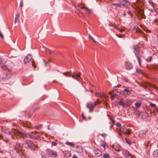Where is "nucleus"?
<instances>
[{
  "instance_id": "1",
  "label": "nucleus",
  "mask_w": 158,
  "mask_h": 158,
  "mask_svg": "<svg viewBox=\"0 0 158 158\" xmlns=\"http://www.w3.org/2000/svg\"><path fill=\"white\" fill-rule=\"evenodd\" d=\"M133 48L134 49L136 57L139 62V64L140 66H141V59L142 56V55L140 54L139 52V47L137 45H134Z\"/></svg>"
},
{
  "instance_id": "2",
  "label": "nucleus",
  "mask_w": 158,
  "mask_h": 158,
  "mask_svg": "<svg viewBox=\"0 0 158 158\" xmlns=\"http://www.w3.org/2000/svg\"><path fill=\"white\" fill-rule=\"evenodd\" d=\"M81 73L79 72L78 73L76 72H73V74H72L71 71L63 73V75H66V76L72 77L78 81H80V74Z\"/></svg>"
},
{
  "instance_id": "3",
  "label": "nucleus",
  "mask_w": 158,
  "mask_h": 158,
  "mask_svg": "<svg viewBox=\"0 0 158 158\" xmlns=\"http://www.w3.org/2000/svg\"><path fill=\"white\" fill-rule=\"evenodd\" d=\"M118 2L121 8H127L130 5V2L127 0H118Z\"/></svg>"
},
{
  "instance_id": "4",
  "label": "nucleus",
  "mask_w": 158,
  "mask_h": 158,
  "mask_svg": "<svg viewBox=\"0 0 158 158\" xmlns=\"http://www.w3.org/2000/svg\"><path fill=\"white\" fill-rule=\"evenodd\" d=\"M14 133L15 134H17L23 138L27 137L29 138V136L28 135H29V133H26L24 132H21L18 130H14Z\"/></svg>"
},
{
  "instance_id": "5",
  "label": "nucleus",
  "mask_w": 158,
  "mask_h": 158,
  "mask_svg": "<svg viewBox=\"0 0 158 158\" xmlns=\"http://www.w3.org/2000/svg\"><path fill=\"white\" fill-rule=\"evenodd\" d=\"M120 130L121 132L124 135H129L131 133V130L129 129H127L126 126L125 125L122 126Z\"/></svg>"
},
{
  "instance_id": "6",
  "label": "nucleus",
  "mask_w": 158,
  "mask_h": 158,
  "mask_svg": "<svg viewBox=\"0 0 158 158\" xmlns=\"http://www.w3.org/2000/svg\"><path fill=\"white\" fill-rule=\"evenodd\" d=\"M97 106L96 102H94V103L92 102L88 103L86 105V107L87 108L89 109V112H92Z\"/></svg>"
},
{
  "instance_id": "7",
  "label": "nucleus",
  "mask_w": 158,
  "mask_h": 158,
  "mask_svg": "<svg viewBox=\"0 0 158 158\" xmlns=\"http://www.w3.org/2000/svg\"><path fill=\"white\" fill-rule=\"evenodd\" d=\"M13 65L14 64L12 62H10V64L9 66L3 65L2 66V68L3 69L10 72L11 71Z\"/></svg>"
},
{
  "instance_id": "8",
  "label": "nucleus",
  "mask_w": 158,
  "mask_h": 158,
  "mask_svg": "<svg viewBox=\"0 0 158 158\" xmlns=\"http://www.w3.org/2000/svg\"><path fill=\"white\" fill-rule=\"evenodd\" d=\"M17 154L14 156L15 158H27L25 154L22 151L16 152Z\"/></svg>"
},
{
  "instance_id": "9",
  "label": "nucleus",
  "mask_w": 158,
  "mask_h": 158,
  "mask_svg": "<svg viewBox=\"0 0 158 158\" xmlns=\"http://www.w3.org/2000/svg\"><path fill=\"white\" fill-rule=\"evenodd\" d=\"M37 133H38L37 131H33L30 133H29V135H28L29 136V138L33 139H36L38 137V136L36 135V134Z\"/></svg>"
},
{
  "instance_id": "10",
  "label": "nucleus",
  "mask_w": 158,
  "mask_h": 158,
  "mask_svg": "<svg viewBox=\"0 0 158 158\" xmlns=\"http://www.w3.org/2000/svg\"><path fill=\"white\" fill-rule=\"evenodd\" d=\"M23 145L22 144L20 143H16V145L15 146V150L16 152L22 151L21 148L23 147Z\"/></svg>"
},
{
  "instance_id": "11",
  "label": "nucleus",
  "mask_w": 158,
  "mask_h": 158,
  "mask_svg": "<svg viewBox=\"0 0 158 158\" xmlns=\"http://www.w3.org/2000/svg\"><path fill=\"white\" fill-rule=\"evenodd\" d=\"M25 143L29 148L31 149H33L35 146L33 142L31 140H27Z\"/></svg>"
},
{
  "instance_id": "12",
  "label": "nucleus",
  "mask_w": 158,
  "mask_h": 158,
  "mask_svg": "<svg viewBox=\"0 0 158 158\" xmlns=\"http://www.w3.org/2000/svg\"><path fill=\"white\" fill-rule=\"evenodd\" d=\"M112 148L115 151H119L122 149L121 146L118 144L114 143L112 146Z\"/></svg>"
},
{
  "instance_id": "13",
  "label": "nucleus",
  "mask_w": 158,
  "mask_h": 158,
  "mask_svg": "<svg viewBox=\"0 0 158 158\" xmlns=\"http://www.w3.org/2000/svg\"><path fill=\"white\" fill-rule=\"evenodd\" d=\"M32 59V56L30 54H28L25 58L24 60V63L26 64L27 62L31 61Z\"/></svg>"
},
{
  "instance_id": "14",
  "label": "nucleus",
  "mask_w": 158,
  "mask_h": 158,
  "mask_svg": "<svg viewBox=\"0 0 158 158\" xmlns=\"http://www.w3.org/2000/svg\"><path fill=\"white\" fill-rule=\"evenodd\" d=\"M147 86L151 87L152 88H153L155 89L156 91H158V88H157L156 85H154L152 84L149 83H147L146 84V86L144 85L143 86V87L145 89L146 88V87H147Z\"/></svg>"
},
{
  "instance_id": "15",
  "label": "nucleus",
  "mask_w": 158,
  "mask_h": 158,
  "mask_svg": "<svg viewBox=\"0 0 158 158\" xmlns=\"http://www.w3.org/2000/svg\"><path fill=\"white\" fill-rule=\"evenodd\" d=\"M8 79L7 75L5 73L1 74L0 75V81L3 82L5 81Z\"/></svg>"
},
{
  "instance_id": "16",
  "label": "nucleus",
  "mask_w": 158,
  "mask_h": 158,
  "mask_svg": "<svg viewBox=\"0 0 158 158\" xmlns=\"http://www.w3.org/2000/svg\"><path fill=\"white\" fill-rule=\"evenodd\" d=\"M43 48H45V51L46 52L49 53L50 55L55 56L56 54L55 51H51L49 48H45L43 45Z\"/></svg>"
},
{
  "instance_id": "17",
  "label": "nucleus",
  "mask_w": 158,
  "mask_h": 158,
  "mask_svg": "<svg viewBox=\"0 0 158 158\" xmlns=\"http://www.w3.org/2000/svg\"><path fill=\"white\" fill-rule=\"evenodd\" d=\"M118 103L123 107H126V102L123 101V98H121L120 100L118 102Z\"/></svg>"
},
{
  "instance_id": "18",
  "label": "nucleus",
  "mask_w": 158,
  "mask_h": 158,
  "mask_svg": "<svg viewBox=\"0 0 158 158\" xmlns=\"http://www.w3.org/2000/svg\"><path fill=\"white\" fill-rule=\"evenodd\" d=\"M94 152L95 154L97 157H100L102 155V152L98 149L95 150L94 151Z\"/></svg>"
},
{
  "instance_id": "19",
  "label": "nucleus",
  "mask_w": 158,
  "mask_h": 158,
  "mask_svg": "<svg viewBox=\"0 0 158 158\" xmlns=\"http://www.w3.org/2000/svg\"><path fill=\"white\" fill-rule=\"evenodd\" d=\"M71 156V153L69 151H67L65 152L64 153V158H67L70 156Z\"/></svg>"
},
{
  "instance_id": "20",
  "label": "nucleus",
  "mask_w": 158,
  "mask_h": 158,
  "mask_svg": "<svg viewBox=\"0 0 158 158\" xmlns=\"http://www.w3.org/2000/svg\"><path fill=\"white\" fill-rule=\"evenodd\" d=\"M49 155L51 157H55L57 155V153L55 151H51L49 152Z\"/></svg>"
},
{
  "instance_id": "21",
  "label": "nucleus",
  "mask_w": 158,
  "mask_h": 158,
  "mask_svg": "<svg viewBox=\"0 0 158 158\" xmlns=\"http://www.w3.org/2000/svg\"><path fill=\"white\" fill-rule=\"evenodd\" d=\"M19 18L20 15L19 14H17L15 20V23L20 22Z\"/></svg>"
},
{
  "instance_id": "22",
  "label": "nucleus",
  "mask_w": 158,
  "mask_h": 158,
  "mask_svg": "<svg viewBox=\"0 0 158 158\" xmlns=\"http://www.w3.org/2000/svg\"><path fill=\"white\" fill-rule=\"evenodd\" d=\"M123 154L126 157H129L131 156V154L128 151H124L123 153Z\"/></svg>"
},
{
  "instance_id": "23",
  "label": "nucleus",
  "mask_w": 158,
  "mask_h": 158,
  "mask_svg": "<svg viewBox=\"0 0 158 158\" xmlns=\"http://www.w3.org/2000/svg\"><path fill=\"white\" fill-rule=\"evenodd\" d=\"M125 102L126 107L131 106L132 102L131 100H127Z\"/></svg>"
},
{
  "instance_id": "24",
  "label": "nucleus",
  "mask_w": 158,
  "mask_h": 158,
  "mask_svg": "<svg viewBox=\"0 0 158 158\" xmlns=\"http://www.w3.org/2000/svg\"><path fill=\"white\" fill-rule=\"evenodd\" d=\"M76 151L77 152L81 153L82 152V148L81 146H76Z\"/></svg>"
},
{
  "instance_id": "25",
  "label": "nucleus",
  "mask_w": 158,
  "mask_h": 158,
  "mask_svg": "<svg viewBox=\"0 0 158 158\" xmlns=\"http://www.w3.org/2000/svg\"><path fill=\"white\" fill-rule=\"evenodd\" d=\"M95 95L96 96L100 97L102 98L103 97H106V96L105 95L103 94H101L99 93H96L95 94Z\"/></svg>"
},
{
  "instance_id": "26",
  "label": "nucleus",
  "mask_w": 158,
  "mask_h": 158,
  "mask_svg": "<svg viewBox=\"0 0 158 158\" xmlns=\"http://www.w3.org/2000/svg\"><path fill=\"white\" fill-rule=\"evenodd\" d=\"M81 8L84 9H85V10L88 13H90L91 12V10L90 9H89L88 7H86L85 6H82L81 7Z\"/></svg>"
},
{
  "instance_id": "27",
  "label": "nucleus",
  "mask_w": 158,
  "mask_h": 158,
  "mask_svg": "<svg viewBox=\"0 0 158 158\" xmlns=\"http://www.w3.org/2000/svg\"><path fill=\"white\" fill-rule=\"evenodd\" d=\"M148 116V114L146 113H143L141 115V117L143 119H146Z\"/></svg>"
},
{
  "instance_id": "28",
  "label": "nucleus",
  "mask_w": 158,
  "mask_h": 158,
  "mask_svg": "<svg viewBox=\"0 0 158 158\" xmlns=\"http://www.w3.org/2000/svg\"><path fill=\"white\" fill-rule=\"evenodd\" d=\"M65 144L69 146H71V147H74L75 145L74 143L69 142H66L65 143Z\"/></svg>"
},
{
  "instance_id": "29",
  "label": "nucleus",
  "mask_w": 158,
  "mask_h": 158,
  "mask_svg": "<svg viewBox=\"0 0 158 158\" xmlns=\"http://www.w3.org/2000/svg\"><path fill=\"white\" fill-rule=\"evenodd\" d=\"M133 65L132 64H129L126 66V68L127 69L130 70L132 69Z\"/></svg>"
},
{
  "instance_id": "30",
  "label": "nucleus",
  "mask_w": 158,
  "mask_h": 158,
  "mask_svg": "<svg viewBox=\"0 0 158 158\" xmlns=\"http://www.w3.org/2000/svg\"><path fill=\"white\" fill-rule=\"evenodd\" d=\"M124 91L126 93H128L129 94H131L132 91L131 89L130 90L127 88L125 89L124 90Z\"/></svg>"
},
{
  "instance_id": "31",
  "label": "nucleus",
  "mask_w": 158,
  "mask_h": 158,
  "mask_svg": "<svg viewBox=\"0 0 158 158\" xmlns=\"http://www.w3.org/2000/svg\"><path fill=\"white\" fill-rule=\"evenodd\" d=\"M42 127V125L40 124L39 125L35 126V128L37 130H39Z\"/></svg>"
},
{
  "instance_id": "32",
  "label": "nucleus",
  "mask_w": 158,
  "mask_h": 158,
  "mask_svg": "<svg viewBox=\"0 0 158 158\" xmlns=\"http://www.w3.org/2000/svg\"><path fill=\"white\" fill-rule=\"evenodd\" d=\"M125 139L127 143L129 145H131V144L132 143L130 139H128L126 138H125Z\"/></svg>"
},
{
  "instance_id": "33",
  "label": "nucleus",
  "mask_w": 158,
  "mask_h": 158,
  "mask_svg": "<svg viewBox=\"0 0 158 158\" xmlns=\"http://www.w3.org/2000/svg\"><path fill=\"white\" fill-rule=\"evenodd\" d=\"M136 71L137 73L139 74H142L143 73L142 71L139 69H137Z\"/></svg>"
},
{
  "instance_id": "34",
  "label": "nucleus",
  "mask_w": 158,
  "mask_h": 158,
  "mask_svg": "<svg viewBox=\"0 0 158 158\" xmlns=\"http://www.w3.org/2000/svg\"><path fill=\"white\" fill-rule=\"evenodd\" d=\"M103 157L104 158H109V155L107 153H105L103 155Z\"/></svg>"
},
{
  "instance_id": "35",
  "label": "nucleus",
  "mask_w": 158,
  "mask_h": 158,
  "mask_svg": "<svg viewBox=\"0 0 158 158\" xmlns=\"http://www.w3.org/2000/svg\"><path fill=\"white\" fill-rule=\"evenodd\" d=\"M152 60V57L149 56L146 59V60L147 62H150Z\"/></svg>"
},
{
  "instance_id": "36",
  "label": "nucleus",
  "mask_w": 158,
  "mask_h": 158,
  "mask_svg": "<svg viewBox=\"0 0 158 158\" xmlns=\"http://www.w3.org/2000/svg\"><path fill=\"white\" fill-rule=\"evenodd\" d=\"M135 105L136 107L139 108L141 106V103L140 102H137L135 103Z\"/></svg>"
},
{
  "instance_id": "37",
  "label": "nucleus",
  "mask_w": 158,
  "mask_h": 158,
  "mask_svg": "<svg viewBox=\"0 0 158 158\" xmlns=\"http://www.w3.org/2000/svg\"><path fill=\"white\" fill-rule=\"evenodd\" d=\"M148 2L152 6H154L155 5L154 3L153 2L152 0H149Z\"/></svg>"
},
{
  "instance_id": "38",
  "label": "nucleus",
  "mask_w": 158,
  "mask_h": 158,
  "mask_svg": "<svg viewBox=\"0 0 158 158\" xmlns=\"http://www.w3.org/2000/svg\"><path fill=\"white\" fill-rule=\"evenodd\" d=\"M6 132L7 134H9L10 135H11V136H12V138H13V135H12V133L11 131H6Z\"/></svg>"
},
{
  "instance_id": "39",
  "label": "nucleus",
  "mask_w": 158,
  "mask_h": 158,
  "mask_svg": "<svg viewBox=\"0 0 158 158\" xmlns=\"http://www.w3.org/2000/svg\"><path fill=\"white\" fill-rule=\"evenodd\" d=\"M153 112L156 115L158 114V109H156V108L153 110Z\"/></svg>"
},
{
  "instance_id": "40",
  "label": "nucleus",
  "mask_w": 158,
  "mask_h": 158,
  "mask_svg": "<svg viewBox=\"0 0 158 158\" xmlns=\"http://www.w3.org/2000/svg\"><path fill=\"white\" fill-rule=\"evenodd\" d=\"M112 5L116 6V7H120V3H112Z\"/></svg>"
},
{
  "instance_id": "41",
  "label": "nucleus",
  "mask_w": 158,
  "mask_h": 158,
  "mask_svg": "<svg viewBox=\"0 0 158 158\" xmlns=\"http://www.w3.org/2000/svg\"><path fill=\"white\" fill-rule=\"evenodd\" d=\"M117 95L116 94H114L112 96H110L111 99V100H113L114 98L117 96Z\"/></svg>"
},
{
  "instance_id": "42",
  "label": "nucleus",
  "mask_w": 158,
  "mask_h": 158,
  "mask_svg": "<svg viewBox=\"0 0 158 158\" xmlns=\"http://www.w3.org/2000/svg\"><path fill=\"white\" fill-rule=\"evenodd\" d=\"M150 105L152 107H154V108H156V105L155 104L152 103H150Z\"/></svg>"
},
{
  "instance_id": "43",
  "label": "nucleus",
  "mask_w": 158,
  "mask_h": 158,
  "mask_svg": "<svg viewBox=\"0 0 158 158\" xmlns=\"http://www.w3.org/2000/svg\"><path fill=\"white\" fill-rule=\"evenodd\" d=\"M32 65L34 67H35V68L36 67V65L34 61H33V60L32 61Z\"/></svg>"
},
{
  "instance_id": "44",
  "label": "nucleus",
  "mask_w": 158,
  "mask_h": 158,
  "mask_svg": "<svg viewBox=\"0 0 158 158\" xmlns=\"http://www.w3.org/2000/svg\"><path fill=\"white\" fill-rule=\"evenodd\" d=\"M57 144V143L55 141L52 142V146H55Z\"/></svg>"
},
{
  "instance_id": "45",
  "label": "nucleus",
  "mask_w": 158,
  "mask_h": 158,
  "mask_svg": "<svg viewBox=\"0 0 158 158\" xmlns=\"http://www.w3.org/2000/svg\"><path fill=\"white\" fill-rule=\"evenodd\" d=\"M105 145H106V144H105V143L104 142H103V144H101L100 145V146H102V147H103V148H104V150H105Z\"/></svg>"
},
{
  "instance_id": "46",
  "label": "nucleus",
  "mask_w": 158,
  "mask_h": 158,
  "mask_svg": "<svg viewBox=\"0 0 158 158\" xmlns=\"http://www.w3.org/2000/svg\"><path fill=\"white\" fill-rule=\"evenodd\" d=\"M23 0H21L20 2V7H22L23 6Z\"/></svg>"
},
{
  "instance_id": "47",
  "label": "nucleus",
  "mask_w": 158,
  "mask_h": 158,
  "mask_svg": "<svg viewBox=\"0 0 158 158\" xmlns=\"http://www.w3.org/2000/svg\"><path fill=\"white\" fill-rule=\"evenodd\" d=\"M116 125L118 127H120L121 126V124L119 123H116Z\"/></svg>"
},
{
  "instance_id": "48",
  "label": "nucleus",
  "mask_w": 158,
  "mask_h": 158,
  "mask_svg": "<svg viewBox=\"0 0 158 158\" xmlns=\"http://www.w3.org/2000/svg\"><path fill=\"white\" fill-rule=\"evenodd\" d=\"M0 37L2 39H3L4 38V36L2 33H1V31H0Z\"/></svg>"
},
{
  "instance_id": "49",
  "label": "nucleus",
  "mask_w": 158,
  "mask_h": 158,
  "mask_svg": "<svg viewBox=\"0 0 158 158\" xmlns=\"http://www.w3.org/2000/svg\"><path fill=\"white\" fill-rule=\"evenodd\" d=\"M113 27H114V28H115L116 29H117V30H119V28H118V27L116 26H112Z\"/></svg>"
},
{
  "instance_id": "50",
  "label": "nucleus",
  "mask_w": 158,
  "mask_h": 158,
  "mask_svg": "<svg viewBox=\"0 0 158 158\" xmlns=\"http://www.w3.org/2000/svg\"><path fill=\"white\" fill-rule=\"evenodd\" d=\"M127 13L130 16H131V11L130 10H129L127 12Z\"/></svg>"
},
{
  "instance_id": "51",
  "label": "nucleus",
  "mask_w": 158,
  "mask_h": 158,
  "mask_svg": "<svg viewBox=\"0 0 158 158\" xmlns=\"http://www.w3.org/2000/svg\"><path fill=\"white\" fill-rule=\"evenodd\" d=\"M81 116L82 117L83 119L84 120L86 119V117L84 116L83 113H82L81 115Z\"/></svg>"
},
{
  "instance_id": "52",
  "label": "nucleus",
  "mask_w": 158,
  "mask_h": 158,
  "mask_svg": "<svg viewBox=\"0 0 158 158\" xmlns=\"http://www.w3.org/2000/svg\"><path fill=\"white\" fill-rule=\"evenodd\" d=\"M101 135L103 137H105L106 135V134L105 133H102Z\"/></svg>"
},
{
  "instance_id": "53",
  "label": "nucleus",
  "mask_w": 158,
  "mask_h": 158,
  "mask_svg": "<svg viewBox=\"0 0 158 158\" xmlns=\"http://www.w3.org/2000/svg\"><path fill=\"white\" fill-rule=\"evenodd\" d=\"M154 156L155 157H158V152H157V155H156V154H155L154 153L153 154Z\"/></svg>"
},
{
  "instance_id": "54",
  "label": "nucleus",
  "mask_w": 158,
  "mask_h": 158,
  "mask_svg": "<svg viewBox=\"0 0 158 158\" xmlns=\"http://www.w3.org/2000/svg\"><path fill=\"white\" fill-rule=\"evenodd\" d=\"M146 132H143L142 131H141L139 132V133L140 134H144Z\"/></svg>"
},
{
  "instance_id": "55",
  "label": "nucleus",
  "mask_w": 158,
  "mask_h": 158,
  "mask_svg": "<svg viewBox=\"0 0 158 158\" xmlns=\"http://www.w3.org/2000/svg\"><path fill=\"white\" fill-rule=\"evenodd\" d=\"M72 158H77V157L75 154H74Z\"/></svg>"
},
{
  "instance_id": "56",
  "label": "nucleus",
  "mask_w": 158,
  "mask_h": 158,
  "mask_svg": "<svg viewBox=\"0 0 158 158\" xmlns=\"http://www.w3.org/2000/svg\"><path fill=\"white\" fill-rule=\"evenodd\" d=\"M100 103V101H99V99H98L96 103Z\"/></svg>"
},
{
  "instance_id": "57",
  "label": "nucleus",
  "mask_w": 158,
  "mask_h": 158,
  "mask_svg": "<svg viewBox=\"0 0 158 158\" xmlns=\"http://www.w3.org/2000/svg\"><path fill=\"white\" fill-rule=\"evenodd\" d=\"M118 31H119L121 32H122L123 31V29H121L119 28V30H118Z\"/></svg>"
},
{
  "instance_id": "58",
  "label": "nucleus",
  "mask_w": 158,
  "mask_h": 158,
  "mask_svg": "<svg viewBox=\"0 0 158 158\" xmlns=\"http://www.w3.org/2000/svg\"><path fill=\"white\" fill-rule=\"evenodd\" d=\"M113 126H114V125L112 124L111 125V126H110V129H112V128L113 127Z\"/></svg>"
},
{
  "instance_id": "59",
  "label": "nucleus",
  "mask_w": 158,
  "mask_h": 158,
  "mask_svg": "<svg viewBox=\"0 0 158 158\" xmlns=\"http://www.w3.org/2000/svg\"><path fill=\"white\" fill-rule=\"evenodd\" d=\"M112 124H113V125H114V120H113V119L112 120Z\"/></svg>"
},
{
  "instance_id": "60",
  "label": "nucleus",
  "mask_w": 158,
  "mask_h": 158,
  "mask_svg": "<svg viewBox=\"0 0 158 158\" xmlns=\"http://www.w3.org/2000/svg\"><path fill=\"white\" fill-rule=\"evenodd\" d=\"M2 58H0V64L2 63Z\"/></svg>"
},
{
  "instance_id": "61",
  "label": "nucleus",
  "mask_w": 158,
  "mask_h": 158,
  "mask_svg": "<svg viewBox=\"0 0 158 158\" xmlns=\"http://www.w3.org/2000/svg\"><path fill=\"white\" fill-rule=\"evenodd\" d=\"M91 39L93 40V41L94 42H96V41L93 38H92V39Z\"/></svg>"
},
{
  "instance_id": "62",
  "label": "nucleus",
  "mask_w": 158,
  "mask_h": 158,
  "mask_svg": "<svg viewBox=\"0 0 158 158\" xmlns=\"http://www.w3.org/2000/svg\"><path fill=\"white\" fill-rule=\"evenodd\" d=\"M126 15V13H124L123 15V16H125Z\"/></svg>"
},
{
  "instance_id": "63",
  "label": "nucleus",
  "mask_w": 158,
  "mask_h": 158,
  "mask_svg": "<svg viewBox=\"0 0 158 158\" xmlns=\"http://www.w3.org/2000/svg\"><path fill=\"white\" fill-rule=\"evenodd\" d=\"M120 86H121L120 85H117V86H115V87H119Z\"/></svg>"
},
{
  "instance_id": "64",
  "label": "nucleus",
  "mask_w": 158,
  "mask_h": 158,
  "mask_svg": "<svg viewBox=\"0 0 158 158\" xmlns=\"http://www.w3.org/2000/svg\"><path fill=\"white\" fill-rule=\"evenodd\" d=\"M89 37L91 39H92V38H93L92 36H91L90 35V34L89 35Z\"/></svg>"
}]
</instances>
